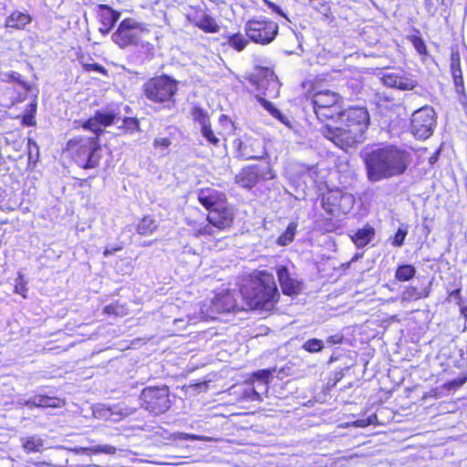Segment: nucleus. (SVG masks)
Returning <instances> with one entry per match:
<instances>
[{
  "mask_svg": "<svg viewBox=\"0 0 467 467\" xmlns=\"http://www.w3.org/2000/svg\"><path fill=\"white\" fill-rule=\"evenodd\" d=\"M112 29V27H108V26H101L99 28V31L103 34V35H107L109 33V31Z\"/></svg>",
  "mask_w": 467,
  "mask_h": 467,
  "instance_id": "obj_59",
  "label": "nucleus"
},
{
  "mask_svg": "<svg viewBox=\"0 0 467 467\" xmlns=\"http://www.w3.org/2000/svg\"><path fill=\"white\" fill-rule=\"evenodd\" d=\"M340 96L330 90H322L314 94L312 99L313 109H321L339 105Z\"/></svg>",
  "mask_w": 467,
  "mask_h": 467,
  "instance_id": "obj_22",
  "label": "nucleus"
},
{
  "mask_svg": "<svg viewBox=\"0 0 467 467\" xmlns=\"http://www.w3.org/2000/svg\"><path fill=\"white\" fill-rule=\"evenodd\" d=\"M382 82L389 88L400 90H412L417 85V79L410 74L388 73L382 77Z\"/></svg>",
  "mask_w": 467,
  "mask_h": 467,
  "instance_id": "obj_17",
  "label": "nucleus"
},
{
  "mask_svg": "<svg viewBox=\"0 0 467 467\" xmlns=\"http://www.w3.org/2000/svg\"><path fill=\"white\" fill-rule=\"evenodd\" d=\"M425 9L430 16H434L436 13V7L431 0H425Z\"/></svg>",
  "mask_w": 467,
  "mask_h": 467,
  "instance_id": "obj_51",
  "label": "nucleus"
},
{
  "mask_svg": "<svg viewBox=\"0 0 467 467\" xmlns=\"http://www.w3.org/2000/svg\"><path fill=\"white\" fill-rule=\"evenodd\" d=\"M317 117L321 121H324L326 119H333L335 116L338 117L337 122L339 123L340 120V114L342 113L341 110V105H335L331 107H326L321 109H314Z\"/></svg>",
  "mask_w": 467,
  "mask_h": 467,
  "instance_id": "obj_29",
  "label": "nucleus"
},
{
  "mask_svg": "<svg viewBox=\"0 0 467 467\" xmlns=\"http://www.w3.org/2000/svg\"><path fill=\"white\" fill-rule=\"evenodd\" d=\"M240 293L248 307L265 311L273 309L279 297L273 275L266 273H262L259 279L250 281Z\"/></svg>",
  "mask_w": 467,
  "mask_h": 467,
  "instance_id": "obj_2",
  "label": "nucleus"
},
{
  "mask_svg": "<svg viewBox=\"0 0 467 467\" xmlns=\"http://www.w3.org/2000/svg\"><path fill=\"white\" fill-rule=\"evenodd\" d=\"M429 294L430 289L427 287L408 286L402 293V299L407 301L418 300L427 297Z\"/></svg>",
  "mask_w": 467,
  "mask_h": 467,
  "instance_id": "obj_31",
  "label": "nucleus"
},
{
  "mask_svg": "<svg viewBox=\"0 0 467 467\" xmlns=\"http://www.w3.org/2000/svg\"><path fill=\"white\" fill-rule=\"evenodd\" d=\"M87 69L88 70L97 71V72L103 73V74L106 73L105 68L101 65H99L97 63L87 65Z\"/></svg>",
  "mask_w": 467,
  "mask_h": 467,
  "instance_id": "obj_52",
  "label": "nucleus"
},
{
  "mask_svg": "<svg viewBox=\"0 0 467 467\" xmlns=\"http://www.w3.org/2000/svg\"><path fill=\"white\" fill-rule=\"evenodd\" d=\"M237 147L238 157L244 160H260L266 155L264 142L258 139L245 138L234 140Z\"/></svg>",
  "mask_w": 467,
  "mask_h": 467,
  "instance_id": "obj_14",
  "label": "nucleus"
},
{
  "mask_svg": "<svg viewBox=\"0 0 467 467\" xmlns=\"http://www.w3.org/2000/svg\"><path fill=\"white\" fill-rule=\"evenodd\" d=\"M190 19L197 27L206 33H217L220 30L215 19L204 11L195 12Z\"/></svg>",
  "mask_w": 467,
  "mask_h": 467,
  "instance_id": "obj_21",
  "label": "nucleus"
},
{
  "mask_svg": "<svg viewBox=\"0 0 467 467\" xmlns=\"http://www.w3.org/2000/svg\"><path fill=\"white\" fill-rule=\"evenodd\" d=\"M311 6L326 16L330 12V6L325 0H311Z\"/></svg>",
  "mask_w": 467,
  "mask_h": 467,
  "instance_id": "obj_44",
  "label": "nucleus"
},
{
  "mask_svg": "<svg viewBox=\"0 0 467 467\" xmlns=\"http://www.w3.org/2000/svg\"><path fill=\"white\" fill-rule=\"evenodd\" d=\"M339 123L364 136L369 125V115L366 108H349L340 114Z\"/></svg>",
  "mask_w": 467,
  "mask_h": 467,
  "instance_id": "obj_11",
  "label": "nucleus"
},
{
  "mask_svg": "<svg viewBox=\"0 0 467 467\" xmlns=\"http://www.w3.org/2000/svg\"><path fill=\"white\" fill-rule=\"evenodd\" d=\"M67 150L73 161L83 169L98 167L102 158L101 146L97 137L71 139Z\"/></svg>",
  "mask_w": 467,
  "mask_h": 467,
  "instance_id": "obj_3",
  "label": "nucleus"
},
{
  "mask_svg": "<svg viewBox=\"0 0 467 467\" xmlns=\"http://www.w3.org/2000/svg\"><path fill=\"white\" fill-rule=\"evenodd\" d=\"M371 423V420H358L356 421V425L358 427H366L368 425H369Z\"/></svg>",
  "mask_w": 467,
  "mask_h": 467,
  "instance_id": "obj_58",
  "label": "nucleus"
},
{
  "mask_svg": "<svg viewBox=\"0 0 467 467\" xmlns=\"http://www.w3.org/2000/svg\"><path fill=\"white\" fill-rule=\"evenodd\" d=\"M188 321H185L184 318H176L173 321V324L177 327L178 329H185Z\"/></svg>",
  "mask_w": 467,
  "mask_h": 467,
  "instance_id": "obj_53",
  "label": "nucleus"
},
{
  "mask_svg": "<svg viewBox=\"0 0 467 467\" xmlns=\"http://www.w3.org/2000/svg\"><path fill=\"white\" fill-rule=\"evenodd\" d=\"M198 200L209 211L225 204V196L217 190L207 188L199 192Z\"/></svg>",
  "mask_w": 467,
  "mask_h": 467,
  "instance_id": "obj_19",
  "label": "nucleus"
},
{
  "mask_svg": "<svg viewBox=\"0 0 467 467\" xmlns=\"http://www.w3.org/2000/svg\"><path fill=\"white\" fill-rule=\"evenodd\" d=\"M296 232V223H290L285 231L278 237L277 244L281 246L289 244L294 239Z\"/></svg>",
  "mask_w": 467,
  "mask_h": 467,
  "instance_id": "obj_35",
  "label": "nucleus"
},
{
  "mask_svg": "<svg viewBox=\"0 0 467 467\" xmlns=\"http://www.w3.org/2000/svg\"><path fill=\"white\" fill-rule=\"evenodd\" d=\"M119 128L123 129L126 133H133L140 130V123L135 118L126 117L122 119V124Z\"/></svg>",
  "mask_w": 467,
  "mask_h": 467,
  "instance_id": "obj_36",
  "label": "nucleus"
},
{
  "mask_svg": "<svg viewBox=\"0 0 467 467\" xmlns=\"http://www.w3.org/2000/svg\"><path fill=\"white\" fill-rule=\"evenodd\" d=\"M342 339H343V337L341 335L336 334L333 336H329L327 338V343L329 345L339 344V343H341Z\"/></svg>",
  "mask_w": 467,
  "mask_h": 467,
  "instance_id": "obj_50",
  "label": "nucleus"
},
{
  "mask_svg": "<svg viewBox=\"0 0 467 467\" xmlns=\"http://www.w3.org/2000/svg\"><path fill=\"white\" fill-rule=\"evenodd\" d=\"M268 6L275 13L281 15L284 17H286L285 15L283 13L282 9L275 4L268 2Z\"/></svg>",
  "mask_w": 467,
  "mask_h": 467,
  "instance_id": "obj_56",
  "label": "nucleus"
},
{
  "mask_svg": "<svg viewBox=\"0 0 467 467\" xmlns=\"http://www.w3.org/2000/svg\"><path fill=\"white\" fill-rule=\"evenodd\" d=\"M90 449H91V447H88V448L78 447V448L72 449V451L77 454H88V453H91Z\"/></svg>",
  "mask_w": 467,
  "mask_h": 467,
  "instance_id": "obj_55",
  "label": "nucleus"
},
{
  "mask_svg": "<svg viewBox=\"0 0 467 467\" xmlns=\"http://www.w3.org/2000/svg\"><path fill=\"white\" fill-rule=\"evenodd\" d=\"M245 33L253 42L266 45L275 38L278 26L275 22L265 18L251 19L245 24Z\"/></svg>",
  "mask_w": 467,
  "mask_h": 467,
  "instance_id": "obj_9",
  "label": "nucleus"
},
{
  "mask_svg": "<svg viewBox=\"0 0 467 467\" xmlns=\"http://www.w3.org/2000/svg\"><path fill=\"white\" fill-rule=\"evenodd\" d=\"M20 442L26 453H37L46 450L44 440L37 434L21 437Z\"/></svg>",
  "mask_w": 467,
  "mask_h": 467,
  "instance_id": "obj_24",
  "label": "nucleus"
},
{
  "mask_svg": "<svg viewBox=\"0 0 467 467\" xmlns=\"http://www.w3.org/2000/svg\"><path fill=\"white\" fill-rule=\"evenodd\" d=\"M144 31V25L138 22L134 18L123 19L117 30L112 34V41L120 48H125L129 46L138 45L140 34Z\"/></svg>",
  "mask_w": 467,
  "mask_h": 467,
  "instance_id": "obj_8",
  "label": "nucleus"
},
{
  "mask_svg": "<svg viewBox=\"0 0 467 467\" xmlns=\"http://www.w3.org/2000/svg\"><path fill=\"white\" fill-rule=\"evenodd\" d=\"M324 348V343L320 339L312 338L306 341L303 345V348L310 353H316L320 351Z\"/></svg>",
  "mask_w": 467,
  "mask_h": 467,
  "instance_id": "obj_39",
  "label": "nucleus"
},
{
  "mask_svg": "<svg viewBox=\"0 0 467 467\" xmlns=\"http://www.w3.org/2000/svg\"><path fill=\"white\" fill-rule=\"evenodd\" d=\"M213 307L218 312H230L237 307L234 293L223 291L215 296L212 302Z\"/></svg>",
  "mask_w": 467,
  "mask_h": 467,
  "instance_id": "obj_20",
  "label": "nucleus"
},
{
  "mask_svg": "<svg viewBox=\"0 0 467 467\" xmlns=\"http://www.w3.org/2000/svg\"><path fill=\"white\" fill-rule=\"evenodd\" d=\"M416 275V268L411 265H401L396 272L395 277L400 282H406L412 279Z\"/></svg>",
  "mask_w": 467,
  "mask_h": 467,
  "instance_id": "obj_34",
  "label": "nucleus"
},
{
  "mask_svg": "<svg viewBox=\"0 0 467 467\" xmlns=\"http://www.w3.org/2000/svg\"><path fill=\"white\" fill-rule=\"evenodd\" d=\"M362 156L368 179L372 182L400 176L410 163V154L393 145L365 151Z\"/></svg>",
  "mask_w": 467,
  "mask_h": 467,
  "instance_id": "obj_1",
  "label": "nucleus"
},
{
  "mask_svg": "<svg viewBox=\"0 0 467 467\" xmlns=\"http://www.w3.org/2000/svg\"><path fill=\"white\" fill-rule=\"evenodd\" d=\"M142 90L151 102H170L178 91V81L167 75L154 77L143 84Z\"/></svg>",
  "mask_w": 467,
  "mask_h": 467,
  "instance_id": "obj_4",
  "label": "nucleus"
},
{
  "mask_svg": "<svg viewBox=\"0 0 467 467\" xmlns=\"http://www.w3.org/2000/svg\"><path fill=\"white\" fill-rule=\"evenodd\" d=\"M273 177V175L268 177L265 170H260L257 165H250L242 169L235 175L234 182L242 188L252 189L260 179H272Z\"/></svg>",
  "mask_w": 467,
  "mask_h": 467,
  "instance_id": "obj_15",
  "label": "nucleus"
},
{
  "mask_svg": "<svg viewBox=\"0 0 467 467\" xmlns=\"http://www.w3.org/2000/svg\"><path fill=\"white\" fill-rule=\"evenodd\" d=\"M256 78L258 89L264 90L265 96H268L270 98H275L278 96L280 83L273 70L267 67L260 68Z\"/></svg>",
  "mask_w": 467,
  "mask_h": 467,
  "instance_id": "obj_16",
  "label": "nucleus"
},
{
  "mask_svg": "<svg viewBox=\"0 0 467 467\" xmlns=\"http://www.w3.org/2000/svg\"><path fill=\"white\" fill-rule=\"evenodd\" d=\"M437 160V153L430 158V162L434 163Z\"/></svg>",
  "mask_w": 467,
  "mask_h": 467,
  "instance_id": "obj_62",
  "label": "nucleus"
},
{
  "mask_svg": "<svg viewBox=\"0 0 467 467\" xmlns=\"http://www.w3.org/2000/svg\"><path fill=\"white\" fill-rule=\"evenodd\" d=\"M29 108H30V114H26L24 117H23V123L26 125V126H33L35 125V121H34V117H33V114L36 112V105L34 104V103H31L29 105Z\"/></svg>",
  "mask_w": 467,
  "mask_h": 467,
  "instance_id": "obj_46",
  "label": "nucleus"
},
{
  "mask_svg": "<svg viewBox=\"0 0 467 467\" xmlns=\"http://www.w3.org/2000/svg\"><path fill=\"white\" fill-rule=\"evenodd\" d=\"M32 17L27 13L20 11H14L5 20V27L10 29H24L25 26L30 24Z\"/></svg>",
  "mask_w": 467,
  "mask_h": 467,
  "instance_id": "obj_25",
  "label": "nucleus"
},
{
  "mask_svg": "<svg viewBox=\"0 0 467 467\" xmlns=\"http://www.w3.org/2000/svg\"><path fill=\"white\" fill-rule=\"evenodd\" d=\"M26 282L21 273H18V276L16 279L15 293L21 295L24 298H26Z\"/></svg>",
  "mask_w": 467,
  "mask_h": 467,
  "instance_id": "obj_41",
  "label": "nucleus"
},
{
  "mask_svg": "<svg viewBox=\"0 0 467 467\" xmlns=\"http://www.w3.org/2000/svg\"><path fill=\"white\" fill-rule=\"evenodd\" d=\"M257 100L261 104L262 107H264L273 117L277 119L281 123L290 126V122L285 115L282 114V112L276 109L270 101L266 100L262 96L256 97Z\"/></svg>",
  "mask_w": 467,
  "mask_h": 467,
  "instance_id": "obj_28",
  "label": "nucleus"
},
{
  "mask_svg": "<svg viewBox=\"0 0 467 467\" xmlns=\"http://www.w3.org/2000/svg\"><path fill=\"white\" fill-rule=\"evenodd\" d=\"M254 376L258 380H261L264 383H268L269 382V378L271 376V370H269V369H260V370H257L254 374Z\"/></svg>",
  "mask_w": 467,
  "mask_h": 467,
  "instance_id": "obj_47",
  "label": "nucleus"
},
{
  "mask_svg": "<svg viewBox=\"0 0 467 467\" xmlns=\"http://www.w3.org/2000/svg\"><path fill=\"white\" fill-rule=\"evenodd\" d=\"M461 314L463 316L465 321H467V306L461 307Z\"/></svg>",
  "mask_w": 467,
  "mask_h": 467,
  "instance_id": "obj_61",
  "label": "nucleus"
},
{
  "mask_svg": "<svg viewBox=\"0 0 467 467\" xmlns=\"http://www.w3.org/2000/svg\"><path fill=\"white\" fill-rule=\"evenodd\" d=\"M98 15L103 26L113 27L119 20L120 14L107 5H98Z\"/></svg>",
  "mask_w": 467,
  "mask_h": 467,
  "instance_id": "obj_27",
  "label": "nucleus"
},
{
  "mask_svg": "<svg viewBox=\"0 0 467 467\" xmlns=\"http://www.w3.org/2000/svg\"><path fill=\"white\" fill-rule=\"evenodd\" d=\"M156 229L155 220L149 216L143 217L137 225V233L140 235L151 234Z\"/></svg>",
  "mask_w": 467,
  "mask_h": 467,
  "instance_id": "obj_33",
  "label": "nucleus"
},
{
  "mask_svg": "<svg viewBox=\"0 0 467 467\" xmlns=\"http://www.w3.org/2000/svg\"><path fill=\"white\" fill-rule=\"evenodd\" d=\"M375 231L372 227L359 229L353 236V242L358 247H364L374 237Z\"/></svg>",
  "mask_w": 467,
  "mask_h": 467,
  "instance_id": "obj_30",
  "label": "nucleus"
},
{
  "mask_svg": "<svg viewBox=\"0 0 467 467\" xmlns=\"http://www.w3.org/2000/svg\"><path fill=\"white\" fill-rule=\"evenodd\" d=\"M97 119L102 127H108L115 122L118 119L119 113L113 109H101L96 111Z\"/></svg>",
  "mask_w": 467,
  "mask_h": 467,
  "instance_id": "obj_32",
  "label": "nucleus"
},
{
  "mask_svg": "<svg viewBox=\"0 0 467 467\" xmlns=\"http://www.w3.org/2000/svg\"><path fill=\"white\" fill-rule=\"evenodd\" d=\"M83 128L85 130L93 131L96 134L97 138L100 133L103 132V130L97 119L96 114L83 123Z\"/></svg>",
  "mask_w": 467,
  "mask_h": 467,
  "instance_id": "obj_37",
  "label": "nucleus"
},
{
  "mask_svg": "<svg viewBox=\"0 0 467 467\" xmlns=\"http://www.w3.org/2000/svg\"><path fill=\"white\" fill-rule=\"evenodd\" d=\"M436 126V113L431 107L425 106L415 110L411 115L410 131L414 137L426 140Z\"/></svg>",
  "mask_w": 467,
  "mask_h": 467,
  "instance_id": "obj_7",
  "label": "nucleus"
},
{
  "mask_svg": "<svg viewBox=\"0 0 467 467\" xmlns=\"http://www.w3.org/2000/svg\"><path fill=\"white\" fill-rule=\"evenodd\" d=\"M254 395L256 396L257 400H259V398H260L259 393H257L256 391H254Z\"/></svg>",
  "mask_w": 467,
  "mask_h": 467,
  "instance_id": "obj_63",
  "label": "nucleus"
},
{
  "mask_svg": "<svg viewBox=\"0 0 467 467\" xmlns=\"http://www.w3.org/2000/svg\"><path fill=\"white\" fill-rule=\"evenodd\" d=\"M207 221L209 222L208 224H199L194 229V236L213 235L214 234L213 227H216L219 230H225L231 227L234 221V214L232 211L223 204L210 211Z\"/></svg>",
  "mask_w": 467,
  "mask_h": 467,
  "instance_id": "obj_10",
  "label": "nucleus"
},
{
  "mask_svg": "<svg viewBox=\"0 0 467 467\" xmlns=\"http://www.w3.org/2000/svg\"><path fill=\"white\" fill-rule=\"evenodd\" d=\"M202 135L213 145L219 143V139L213 134L210 123L201 127Z\"/></svg>",
  "mask_w": 467,
  "mask_h": 467,
  "instance_id": "obj_42",
  "label": "nucleus"
},
{
  "mask_svg": "<svg viewBox=\"0 0 467 467\" xmlns=\"http://www.w3.org/2000/svg\"><path fill=\"white\" fill-rule=\"evenodd\" d=\"M119 250H121L120 246L106 247L104 252H103V254H104L105 257H108L109 255H112L115 252L119 251Z\"/></svg>",
  "mask_w": 467,
  "mask_h": 467,
  "instance_id": "obj_54",
  "label": "nucleus"
},
{
  "mask_svg": "<svg viewBox=\"0 0 467 467\" xmlns=\"http://www.w3.org/2000/svg\"><path fill=\"white\" fill-rule=\"evenodd\" d=\"M276 274L282 291L285 295L294 296L298 295L301 292V282L293 278L285 266H277Z\"/></svg>",
  "mask_w": 467,
  "mask_h": 467,
  "instance_id": "obj_18",
  "label": "nucleus"
},
{
  "mask_svg": "<svg viewBox=\"0 0 467 467\" xmlns=\"http://www.w3.org/2000/svg\"><path fill=\"white\" fill-rule=\"evenodd\" d=\"M467 381V375H464L462 377H459L457 379H454L451 381H449L446 385L449 389H457L462 386Z\"/></svg>",
  "mask_w": 467,
  "mask_h": 467,
  "instance_id": "obj_48",
  "label": "nucleus"
},
{
  "mask_svg": "<svg viewBox=\"0 0 467 467\" xmlns=\"http://www.w3.org/2000/svg\"><path fill=\"white\" fill-rule=\"evenodd\" d=\"M104 312L108 315H117L118 314L116 311V306H114L113 305L105 306Z\"/></svg>",
  "mask_w": 467,
  "mask_h": 467,
  "instance_id": "obj_57",
  "label": "nucleus"
},
{
  "mask_svg": "<svg viewBox=\"0 0 467 467\" xmlns=\"http://www.w3.org/2000/svg\"><path fill=\"white\" fill-rule=\"evenodd\" d=\"M321 133L337 147L346 151L348 149L355 148L364 140L363 135L340 123L338 125H324L321 129Z\"/></svg>",
  "mask_w": 467,
  "mask_h": 467,
  "instance_id": "obj_6",
  "label": "nucleus"
},
{
  "mask_svg": "<svg viewBox=\"0 0 467 467\" xmlns=\"http://www.w3.org/2000/svg\"><path fill=\"white\" fill-rule=\"evenodd\" d=\"M24 404L28 408H60L64 403L60 399L56 397L36 395L26 400Z\"/></svg>",
  "mask_w": 467,
  "mask_h": 467,
  "instance_id": "obj_23",
  "label": "nucleus"
},
{
  "mask_svg": "<svg viewBox=\"0 0 467 467\" xmlns=\"http://www.w3.org/2000/svg\"><path fill=\"white\" fill-rule=\"evenodd\" d=\"M228 43L238 51H242L247 45V40L241 34H235L229 37Z\"/></svg>",
  "mask_w": 467,
  "mask_h": 467,
  "instance_id": "obj_38",
  "label": "nucleus"
},
{
  "mask_svg": "<svg viewBox=\"0 0 467 467\" xmlns=\"http://www.w3.org/2000/svg\"><path fill=\"white\" fill-rule=\"evenodd\" d=\"M192 117L195 121H197L201 127L210 123L209 118L206 112L201 108H194L192 110Z\"/></svg>",
  "mask_w": 467,
  "mask_h": 467,
  "instance_id": "obj_40",
  "label": "nucleus"
},
{
  "mask_svg": "<svg viewBox=\"0 0 467 467\" xmlns=\"http://www.w3.org/2000/svg\"><path fill=\"white\" fill-rule=\"evenodd\" d=\"M187 438L189 440H192V441H202V440H203L202 437L197 436V435H193V434H191V435L187 434Z\"/></svg>",
  "mask_w": 467,
  "mask_h": 467,
  "instance_id": "obj_60",
  "label": "nucleus"
},
{
  "mask_svg": "<svg viewBox=\"0 0 467 467\" xmlns=\"http://www.w3.org/2000/svg\"><path fill=\"white\" fill-rule=\"evenodd\" d=\"M116 451L117 449L109 444L92 446L90 449V452L94 454L105 453L112 455L116 453Z\"/></svg>",
  "mask_w": 467,
  "mask_h": 467,
  "instance_id": "obj_45",
  "label": "nucleus"
},
{
  "mask_svg": "<svg viewBox=\"0 0 467 467\" xmlns=\"http://www.w3.org/2000/svg\"><path fill=\"white\" fill-rule=\"evenodd\" d=\"M140 400L141 408L154 415L162 414L171 408L169 389L164 385L144 388Z\"/></svg>",
  "mask_w": 467,
  "mask_h": 467,
  "instance_id": "obj_5",
  "label": "nucleus"
},
{
  "mask_svg": "<svg viewBox=\"0 0 467 467\" xmlns=\"http://www.w3.org/2000/svg\"><path fill=\"white\" fill-rule=\"evenodd\" d=\"M171 145V140L168 138H158L154 140V146L156 148L161 147L167 149Z\"/></svg>",
  "mask_w": 467,
  "mask_h": 467,
  "instance_id": "obj_49",
  "label": "nucleus"
},
{
  "mask_svg": "<svg viewBox=\"0 0 467 467\" xmlns=\"http://www.w3.org/2000/svg\"><path fill=\"white\" fill-rule=\"evenodd\" d=\"M265 169H266V170L268 171V172L270 173V171H270L269 165H267Z\"/></svg>",
  "mask_w": 467,
  "mask_h": 467,
  "instance_id": "obj_64",
  "label": "nucleus"
},
{
  "mask_svg": "<svg viewBox=\"0 0 467 467\" xmlns=\"http://www.w3.org/2000/svg\"><path fill=\"white\" fill-rule=\"evenodd\" d=\"M354 202L353 196L340 192H330L322 197V207L330 215L347 213Z\"/></svg>",
  "mask_w": 467,
  "mask_h": 467,
  "instance_id": "obj_12",
  "label": "nucleus"
},
{
  "mask_svg": "<svg viewBox=\"0 0 467 467\" xmlns=\"http://www.w3.org/2000/svg\"><path fill=\"white\" fill-rule=\"evenodd\" d=\"M135 411L136 408L130 407L124 403H119L112 406L99 404L94 408L93 414L97 419L118 422L124 418L132 415Z\"/></svg>",
  "mask_w": 467,
  "mask_h": 467,
  "instance_id": "obj_13",
  "label": "nucleus"
},
{
  "mask_svg": "<svg viewBox=\"0 0 467 467\" xmlns=\"http://www.w3.org/2000/svg\"><path fill=\"white\" fill-rule=\"evenodd\" d=\"M407 234H408V228L407 227H400L394 235V238L391 243L392 245L395 247L402 246Z\"/></svg>",
  "mask_w": 467,
  "mask_h": 467,
  "instance_id": "obj_43",
  "label": "nucleus"
},
{
  "mask_svg": "<svg viewBox=\"0 0 467 467\" xmlns=\"http://www.w3.org/2000/svg\"><path fill=\"white\" fill-rule=\"evenodd\" d=\"M451 71L454 86L458 93L464 91L462 71L460 65V56L458 53H452L451 57Z\"/></svg>",
  "mask_w": 467,
  "mask_h": 467,
  "instance_id": "obj_26",
  "label": "nucleus"
}]
</instances>
